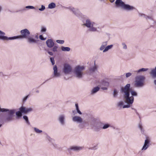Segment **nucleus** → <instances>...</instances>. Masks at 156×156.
<instances>
[{
    "mask_svg": "<svg viewBox=\"0 0 156 156\" xmlns=\"http://www.w3.org/2000/svg\"><path fill=\"white\" fill-rule=\"evenodd\" d=\"M145 77L143 75H139L136 76L135 78L134 86L136 87H141L145 85L144 81Z\"/></svg>",
    "mask_w": 156,
    "mask_h": 156,
    "instance_id": "nucleus-3",
    "label": "nucleus"
},
{
    "mask_svg": "<svg viewBox=\"0 0 156 156\" xmlns=\"http://www.w3.org/2000/svg\"><path fill=\"white\" fill-rule=\"evenodd\" d=\"M39 90H37L36 91V92L37 93H39Z\"/></svg>",
    "mask_w": 156,
    "mask_h": 156,
    "instance_id": "nucleus-52",
    "label": "nucleus"
},
{
    "mask_svg": "<svg viewBox=\"0 0 156 156\" xmlns=\"http://www.w3.org/2000/svg\"><path fill=\"white\" fill-rule=\"evenodd\" d=\"M47 46L49 48L52 47L54 45V43L51 39H48L46 42Z\"/></svg>",
    "mask_w": 156,
    "mask_h": 156,
    "instance_id": "nucleus-12",
    "label": "nucleus"
},
{
    "mask_svg": "<svg viewBox=\"0 0 156 156\" xmlns=\"http://www.w3.org/2000/svg\"><path fill=\"white\" fill-rule=\"evenodd\" d=\"M154 84L156 85V80H154Z\"/></svg>",
    "mask_w": 156,
    "mask_h": 156,
    "instance_id": "nucleus-50",
    "label": "nucleus"
},
{
    "mask_svg": "<svg viewBox=\"0 0 156 156\" xmlns=\"http://www.w3.org/2000/svg\"><path fill=\"white\" fill-rule=\"evenodd\" d=\"M50 61L52 63V64L53 65H54L55 64V62L53 58L51 57L50 58Z\"/></svg>",
    "mask_w": 156,
    "mask_h": 156,
    "instance_id": "nucleus-38",
    "label": "nucleus"
},
{
    "mask_svg": "<svg viewBox=\"0 0 156 156\" xmlns=\"http://www.w3.org/2000/svg\"><path fill=\"white\" fill-rule=\"evenodd\" d=\"M48 53L51 55H53V54L52 52H50V51H48Z\"/></svg>",
    "mask_w": 156,
    "mask_h": 156,
    "instance_id": "nucleus-47",
    "label": "nucleus"
},
{
    "mask_svg": "<svg viewBox=\"0 0 156 156\" xmlns=\"http://www.w3.org/2000/svg\"><path fill=\"white\" fill-rule=\"evenodd\" d=\"M130 84H127L124 87H122L121 89V92L123 94V96L126 103L127 105H124L122 108H128L130 107V104H132L134 101V98L133 96L129 97L130 90Z\"/></svg>",
    "mask_w": 156,
    "mask_h": 156,
    "instance_id": "nucleus-1",
    "label": "nucleus"
},
{
    "mask_svg": "<svg viewBox=\"0 0 156 156\" xmlns=\"http://www.w3.org/2000/svg\"><path fill=\"white\" fill-rule=\"evenodd\" d=\"M155 23H156V22H155Z\"/></svg>",
    "mask_w": 156,
    "mask_h": 156,
    "instance_id": "nucleus-56",
    "label": "nucleus"
},
{
    "mask_svg": "<svg viewBox=\"0 0 156 156\" xmlns=\"http://www.w3.org/2000/svg\"><path fill=\"white\" fill-rule=\"evenodd\" d=\"M21 35L14 36L12 37H9V40H14L18 38H27L30 34V32L29 30L27 29L22 30L20 31Z\"/></svg>",
    "mask_w": 156,
    "mask_h": 156,
    "instance_id": "nucleus-5",
    "label": "nucleus"
},
{
    "mask_svg": "<svg viewBox=\"0 0 156 156\" xmlns=\"http://www.w3.org/2000/svg\"><path fill=\"white\" fill-rule=\"evenodd\" d=\"M115 4L116 6L120 7L124 9L127 10H131L135 8L129 5L125 4L122 0H116L115 2Z\"/></svg>",
    "mask_w": 156,
    "mask_h": 156,
    "instance_id": "nucleus-4",
    "label": "nucleus"
},
{
    "mask_svg": "<svg viewBox=\"0 0 156 156\" xmlns=\"http://www.w3.org/2000/svg\"><path fill=\"white\" fill-rule=\"evenodd\" d=\"M75 105L76 108V110L77 111V112L79 114L81 115L82 113L79 109L78 104L77 103H76Z\"/></svg>",
    "mask_w": 156,
    "mask_h": 156,
    "instance_id": "nucleus-23",
    "label": "nucleus"
},
{
    "mask_svg": "<svg viewBox=\"0 0 156 156\" xmlns=\"http://www.w3.org/2000/svg\"><path fill=\"white\" fill-rule=\"evenodd\" d=\"M84 69L85 67L83 66L78 65L76 66L73 71L75 76L79 79L82 78L84 75Z\"/></svg>",
    "mask_w": 156,
    "mask_h": 156,
    "instance_id": "nucleus-2",
    "label": "nucleus"
},
{
    "mask_svg": "<svg viewBox=\"0 0 156 156\" xmlns=\"http://www.w3.org/2000/svg\"><path fill=\"white\" fill-rule=\"evenodd\" d=\"M58 47L56 46H55L53 48V51L54 52L56 51H57V49Z\"/></svg>",
    "mask_w": 156,
    "mask_h": 156,
    "instance_id": "nucleus-41",
    "label": "nucleus"
},
{
    "mask_svg": "<svg viewBox=\"0 0 156 156\" xmlns=\"http://www.w3.org/2000/svg\"><path fill=\"white\" fill-rule=\"evenodd\" d=\"M132 75V73H127L125 74V76L126 78H128L131 76Z\"/></svg>",
    "mask_w": 156,
    "mask_h": 156,
    "instance_id": "nucleus-33",
    "label": "nucleus"
},
{
    "mask_svg": "<svg viewBox=\"0 0 156 156\" xmlns=\"http://www.w3.org/2000/svg\"><path fill=\"white\" fill-rule=\"evenodd\" d=\"M122 45L123 46V48L125 50H126L127 49V46L126 44L125 43H122Z\"/></svg>",
    "mask_w": 156,
    "mask_h": 156,
    "instance_id": "nucleus-34",
    "label": "nucleus"
},
{
    "mask_svg": "<svg viewBox=\"0 0 156 156\" xmlns=\"http://www.w3.org/2000/svg\"><path fill=\"white\" fill-rule=\"evenodd\" d=\"M56 42L58 43L63 44L64 43L63 40H57L56 41Z\"/></svg>",
    "mask_w": 156,
    "mask_h": 156,
    "instance_id": "nucleus-37",
    "label": "nucleus"
},
{
    "mask_svg": "<svg viewBox=\"0 0 156 156\" xmlns=\"http://www.w3.org/2000/svg\"><path fill=\"white\" fill-rule=\"evenodd\" d=\"M46 30V29L45 28L42 27L41 30V31L42 32H45Z\"/></svg>",
    "mask_w": 156,
    "mask_h": 156,
    "instance_id": "nucleus-43",
    "label": "nucleus"
},
{
    "mask_svg": "<svg viewBox=\"0 0 156 156\" xmlns=\"http://www.w3.org/2000/svg\"><path fill=\"white\" fill-rule=\"evenodd\" d=\"M149 143V140H145L144 144L143 147L142 148V150H146L148 148L149 146V145H148Z\"/></svg>",
    "mask_w": 156,
    "mask_h": 156,
    "instance_id": "nucleus-15",
    "label": "nucleus"
},
{
    "mask_svg": "<svg viewBox=\"0 0 156 156\" xmlns=\"http://www.w3.org/2000/svg\"><path fill=\"white\" fill-rule=\"evenodd\" d=\"M149 74L153 78H156V66L151 69Z\"/></svg>",
    "mask_w": 156,
    "mask_h": 156,
    "instance_id": "nucleus-9",
    "label": "nucleus"
},
{
    "mask_svg": "<svg viewBox=\"0 0 156 156\" xmlns=\"http://www.w3.org/2000/svg\"><path fill=\"white\" fill-rule=\"evenodd\" d=\"M139 127L140 129L141 132H144V130L142 129V125L140 123L139 124Z\"/></svg>",
    "mask_w": 156,
    "mask_h": 156,
    "instance_id": "nucleus-39",
    "label": "nucleus"
},
{
    "mask_svg": "<svg viewBox=\"0 0 156 156\" xmlns=\"http://www.w3.org/2000/svg\"><path fill=\"white\" fill-rule=\"evenodd\" d=\"M94 23L92 22L89 20L87 19L85 23H84L83 25L86 26L89 28L88 30L90 31L95 32L97 31L96 28L93 27Z\"/></svg>",
    "mask_w": 156,
    "mask_h": 156,
    "instance_id": "nucleus-6",
    "label": "nucleus"
},
{
    "mask_svg": "<svg viewBox=\"0 0 156 156\" xmlns=\"http://www.w3.org/2000/svg\"><path fill=\"white\" fill-rule=\"evenodd\" d=\"M5 34L4 32L0 30V36H1V35H4Z\"/></svg>",
    "mask_w": 156,
    "mask_h": 156,
    "instance_id": "nucleus-45",
    "label": "nucleus"
},
{
    "mask_svg": "<svg viewBox=\"0 0 156 156\" xmlns=\"http://www.w3.org/2000/svg\"><path fill=\"white\" fill-rule=\"evenodd\" d=\"M0 39H2L3 40H8L9 39V37L3 36H0Z\"/></svg>",
    "mask_w": 156,
    "mask_h": 156,
    "instance_id": "nucleus-29",
    "label": "nucleus"
},
{
    "mask_svg": "<svg viewBox=\"0 0 156 156\" xmlns=\"http://www.w3.org/2000/svg\"><path fill=\"white\" fill-rule=\"evenodd\" d=\"M53 69L54 70L53 77H60L61 74L60 72H58L57 68L56 65L54 66Z\"/></svg>",
    "mask_w": 156,
    "mask_h": 156,
    "instance_id": "nucleus-8",
    "label": "nucleus"
},
{
    "mask_svg": "<svg viewBox=\"0 0 156 156\" xmlns=\"http://www.w3.org/2000/svg\"><path fill=\"white\" fill-rule=\"evenodd\" d=\"M55 4L54 3L52 2L48 5V8L50 9H52L55 8Z\"/></svg>",
    "mask_w": 156,
    "mask_h": 156,
    "instance_id": "nucleus-22",
    "label": "nucleus"
},
{
    "mask_svg": "<svg viewBox=\"0 0 156 156\" xmlns=\"http://www.w3.org/2000/svg\"><path fill=\"white\" fill-rule=\"evenodd\" d=\"M27 41L29 44L36 43L37 40L29 36L27 38Z\"/></svg>",
    "mask_w": 156,
    "mask_h": 156,
    "instance_id": "nucleus-10",
    "label": "nucleus"
},
{
    "mask_svg": "<svg viewBox=\"0 0 156 156\" xmlns=\"http://www.w3.org/2000/svg\"><path fill=\"white\" fill-rule=\"evenodd\" d=\"M35 131L37 133H40L42 132V131L36 128H34Z\"/></svg>",
    "mask_w": 156,
    "mask_h": 156,
    "instance_id": "nucleus-30",
    "label": "nucleus"
},
{
    "mask_svg": "<svg viewBox=\"0 0 156 156\" xmlns=\"http://www.w3.org/2000/svg\"><path fill=\"white\" fill-rule=\"evenodd\" d=\"M148 68H142L139 69L137 70L134 71L135 72L137 73V74H140L143 72H146L148 70Z\"/></svg>",
    "mask_w": 156,
    "mask_h": 156,
    "instance_id": "nucleus-13",
    "label": "nucleus"
},
{
    "mask_svg": "<svg viewBox=\"0 0 156 156\" xmlns=\"http://www.w3.org/2000/svg\"><path fill=\"white\" fill-rule=\"evenodd\" d=\"M101 89L103 90H107V87L105 86V87H102Z\"/></svg>",
    "mask_w": 156,
    "mask_h": 156,
    "instance_id": "nucleus-44",
    "label": "nucleus"
},
{
    "mask_svg": "<svg viewBox=\"0 0 156 156\" xmlns=\"http://www.w3.org/2000/svg\"><path fill=\"white\" fill-rule=\"evenodd\" d=\"M3 73L2 72H0V76L3 75Z\"/></svg>",
    "mask_w": 156,
    "mask_h": 156,
    "instance_id": "nucleus-49",
    "label": "nucleus"
},
{
    "mask_svg": "<svg viewBox=\"0 0 156 156\" xmlns=\"http://www.w3.org/2000/svg\"><path fill=\"white\" fill-rule=\"evenodd\" d=\"M69 9L77 16L80 15V12L78 9H75L74 8L72 7H70Z\"/></svg>",
    "mask_w": 156,
    "mask_h": 156,
    "instance_id": "nucleus-14",
    "label": "nucleus"
},
{
    "mask_svg": "<svg viewBox=\"0 0 156 156\" xmlns=\"http://www.w3.org/2000/svg\"><path fill=\"white\" fill-rule=\"evenodd\" d=\"M74 117H76V116H75Z\"/></svg>",
    "mask_w": 156,
    "mask_h": 156,
    "instance_id": "nucleus-55",
    "label": "nucleus"
},
{
    "mask_svg": "<svg viewBox=\"0 0 156 156\" xmlns=\"http://www.w3.org/2000/svg\"><path fill=\"white\" fill-rule=\"evenodd\" d=\"M5 119H4V121L5 122H8L12 121V118H4Z\"/></svg>",
    "mask_w": 156,
    "mask_h": 156,
    "instance_id": "nucleus-25",
    "label": "nucleus"
},
{
    "mask_svg": "<svg viewBox=\"0 0 156 156\" xmlns=\"http://www.w3.org/2000/svg\"><path fill=\"white\" fill-rule=\"evenodd\" d=\"M62 70L63 72L65 74H68L71 72L72 71V67L69 64H66L64 65Z\"/></svg>",
    "mask_w": 156,
    "mask_h": 156,
    "instance_id": "nucleus-7",
    "label": "nucleus"
},
{
    "mask_svg": "<svg viewBox=\"0 0 156 156\" xmlns=\"http://www.w3.org/2000/svg\"><path fill=\"white\" fill-rule=\"evenodd\" d=\"M147 18H148V19H151V17H149V16H147V17H146V19H147Z\"/></svg>",
    "mask_w": 156,
    "mask_h": 156,
    "instance_id": "nucleus-51",
    "label": "nucleus"
},
{
    "mask_svg": "<svg viewBox=\"0 0 156 156\" xmlns=\"http://www.w3.org/2000/svg\"><path fill=\"white\" fill-rule=\"evenodd\" d=\"M97 66L95 65V62L94 66L91 67L89 69V71L90 72H94L97 70Z\"/></svg>",
    "mask_w": 156,
    "mask_h": 156,
    "instance_id": "nucleus-18",
    "label": "nucleus"
},
{
    "mask_svg": "<svg viewBox=\"0 0 156 156\" xmlns=\"http://www.w3.org/2000/svg\"><path fill=\"white\" fill-rule=\"evenodd\" d=\"M112 47L113 45L112 44L106 46L105 49L103 51V52H105L108 51L109 50L112 48Z\"/></svg>",
    "mask_w": 156,
    "mask_h": 156,
    "instance_id": "nucleus-20",
    "label": "nucleus"
},
{
    "mask_svg": "<svg viewBox=\"0 0 156 156\" xmlns=\"http://www.w3.org/2000/svg\"><path fill=\"white\" fill-rule=\"evenodd\" d=\"M108 42L107 41L104 42L102 43L101 47L100 48V51L103 50L106 47V46L107 45Z\"/></svg>",
    "mask_w": 156,
    "mask_h": 156,
    "instance_id": "nucleus-19",
    "label": "nucleus"
},
{
    "mask_svg": "<svg viewBox=\"0 0 156 156\" xmlns=\"http://www.w3.org/2000/svg\"><path fill=\"white\" fill-rule=\"evenodd\" d=\"M130 93L132 95L131 96H133H133H137V93L134 90H131L130 91Z\"/></svg>",
    "mask_w": 156,
    "mask_h": 156,
    "instance_id": "nucleus-24",
    "label": "nucleus"
},
{
    "mask_svg": "<svg viewBox=\"0 0 156 156\" xmlns=\"http://www.w3.org/2000/svg\"><path fill=\"white\" fill-rule=\"evenodd\" d=\"M118 91L116 89H114L113 92V97H116L118 94Z\"/></svg>",
    "mask_w": 156,
    "mask_h": 156,
    "instance_id": "nucleus-31",
    "label": "nucleus"
},
{
    "mask_svg": "<svg viewBox=\"0 0 156 156\" xmlns=\"http://www.w3.org/2000/svg\"><path fill=\"white\" fill-rule=\"evenodd\" d=\"M59 120L61 123L63 125L64 124V118H59Z\"/></svg>",
    "mask_w": 156,
    "mask_h": 156,
    "instance_id": "nucleus-28",
    "label": "nucleus"
},
{
    "mask_svg": "<svg viewBox=\"0 0 156 156\" xmlns=\"http://www.w3.org/2000/svg\"><path fill=\"white\" fill-rule=\"evenodd\" d=\"M109 126H110L108 124H105L104 125V126L102 127V129H106L108 128V127H109Z\"/></svg>",
    "mask_w": 156,
    "mask_h": 156,
    "instance_id": "nucleus-32",
    "label": "nucleus"
},
{
    "mask_svg": "<svg viewBox=\"0 0 156 156\" xmlns=\"http://www.w3.org/2000/svg\"><path fill=\"white\" fill-rule=\"evenodd\" d=\"M100 88L98 87H96L93 88L91 91V94L93 95L96 93L99 90Z\"/></svg>",
    "mask_w": 156,
    "mask_h": 156,
    "instance_id": "nucleus-17",
    "label": "nucleus"
},
{
    "mask_svg": "<svg viewBox=\"0 0 156 156\" xmlns=\"http://www.w3.org/2000/svg\"><path fill=\"white\" fill-rule=\"evenodd\" d=\"M61 50L62 51H69L70 50V48L68 47H64L62 46L61 47Z\"/></svg>",
    "mask_w": 156,
    "mask_h": 156,
    "instance_id": "nucleus-21",
    "label": "nucleus"
},
{
    "mask_svg": "<svg viewBox=\"0 0 156 156\" xmlns=\"http://www.w3.org/2000/svg\"><path fill=\"white\" fill-rule=\"evenodd\" d=\"M102 85L108 87L109 85V83L107 82L103 81L102 83Z\"/></svg>",
    "mask_w": 156,
    "mask_h": 156,
    "instance_id": "nucleus-26",
    "label": "nucleus"
},
{
    "mask_svg": "<svg viewBox=\"0 0 156 156\" xmlns=\"http://www.w3.org/2000/svg\"><path fill=\"white\" fill-rule=\"evenodd\" d=\"M45 7L44 5H42L41 6V8H39V10L41 11H43L45 9Z\"/></svg>",
    "mask_w": 156,
    "mask_h": 156,
    "instance_id": "nucleus-35",
    "label": "nucleus"
},
{
    "mask_svg": "<svg viewBox=\"0 0 156 156\" xmlns=\"http://www.w3.org/2000/svg\"><path fill=\"white\" fill-rule=\"evenodd\" d=\"M115 0H109L110 2L111 3L113 2Z\"/></svg>",
    "mask_w": 156,
    "mask_h": 156,
    "instance_id": "nucleus-48",
    "label": "nucleus"
},
{
    "mask_svg": "<svg viewBox=\"0 0 156 156\" xmlns=\"http://www.w3.org/2000/svg\"><path fill=\"white\" fill-rule=\"evenodd\" d=\"M1 126H2V125L0 124V127Z\"/></svg>",
    "mask_w": 156,
    "mask_h": 156,
    "instance_id": "nucleus-54",
    "label": "nucleus"
},
{
    "mask_svg": "<svg viewBox=\"0 0 156 156\" xmlns=\"http://www.w3.org/2000/svg\"><path fill=\"white\" fill-rule=\"evenodd\" d=\"M124 102L122 101H120L118 103V105L119 107L120 108H122L123 106Z\"/></svg>",
    "mask_w": 156,
    "mask_h": 156,
    "instance_id": "nucleus-27",
    "label": "nucleus"
},
{
    "mask_svg": "<svg viewBox=\"0 0 156 156\" xmlns=\"http://www.w3.org/2000/svg\"><path fill=\"white\" fill-rule=\"evenodd\" d=\"M23 117H27L26 116H24Z\"/></svg>",
    "mask_w": 156,
    "mask_h": 156,
    "instance_id": "nucleus-53",
    "label": "nucleus"
},
{
    "mask_svg": "<svg viewBox=\"0 0 156 156\" xmlns=\"http://www.w3.org/2000/svg\"><path fill=\"white\" fill-rule=\"evenodd\" d=\"M23 118L25 120L26 122V123L27 124H30V123L28 121V118Z\"/></svg>",
    "mask_w": 156,
    "mask_h": 156,
    "instance_id": "nucleus-40",
    "label": "nucleus"
},
{
    "mask_svg": "<svg viewBox=\"0 0 156 156\" xmlns=\"http://www.w3.org/2000/svg\"><path fill=\"white\" fill-rule=\"evenodd\" d=\"M26 8V9H34L35 7L33 6H26L25 7Z\"/></svg>",
    "mask_w": 156,
    "mask_h": 156,
    "instance_id": "nucleus-36",
    "label": "nucleus"
},
{
    "mask_svg": "<svg viewBox=\"0 0 156 156\" xmlns=\"http://www.w3.org/2000/svg\"><path fill=\"white\" fill-rule=\"evenodd\" d=\"M83 148L82 147H80L76 146H73L68 149V150H73L74 151H79L81 150Z\"/></svg>",
    "mask_w": 156,
    "mask_h": 156,
    "instance_id": "nucleus-11",
    "label": "nucleus"
},
{
    "mask_svg": "<svg viewBox=\"0 0 156 156\" xmlns=\"http://www.w3.org/2000/svg\"><path fill=\"white\" fill-rule=\"evenodd\" d=\"M73 120L77 123H81L83 122L81 118H73Z\"/></svg>",
    "mask_w": 156,
    "mask_h": 156,
    "instance_id": "nucleus-16",
    "label": "nucleus"
},
{
    "mask_svg": "<svg viewBox=\"0 0 156 156\" xmlns=\"http://www.w3.org/2000/svg\"><path fill=\"white\" fill-rule=\"evenodd\" d=\"M28 95L27 96L24 98L23 100V101H25L27 99V98L28 97Z\"/></svg>",
    "mask_w": 156,
    "mask_h": 156,
    "instance_id": "nucleus-46",
    "label": "nucleus"
},
{
    "mask_svg": "<svg viewBox=\"0 0 156 156\" xmlns=\"http://www.w3.org/2000/svg\"><path fill=\"white\" fill-rule=\"evenodd\" d=\"M39 38L41 40H44L45 39V38H43L42 35H40V36H39Z\"/></svg>",
    "mask_w": 156,
    "mask_h": 156,
    "instance_id": "nucleus-42",
    "label": "nucleus"
}]
</instances>
